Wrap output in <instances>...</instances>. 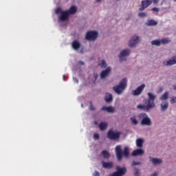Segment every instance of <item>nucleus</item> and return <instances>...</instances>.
<instances>
[{
  "label": "nucleus",
  "mask_w": 176,
  "mask_h": 176,
  "mask_svg": "<svg viewBox=\"0 0 176 176\" xmlns=\"http://www.w3.org/2000/svg\"><path fill=\"white\" fill-rule=\"evenodd\" d=\"M173 89L176 90V85H173Z\"/></svg>",
  "instance_id": "nucleus-47"
},
{
  "label": "nucleus",
  "mask_w": 176,
  "mask_h": 176,
  "mask_svg": "<svg viewBox=\"0 0 176 176\" xmlns=\"http://www.w3.org/2000/svg\"><path fill=\"white\" fill-rule=\"evenodd\" d=\"M116 155L118 161H121L123 156L128 157L129 156V148L127 146L124 147V150H122L121 145H117L115 148Z\"/></svg>",
  "instance_id": "nucleus-2"
},
{
  "label": "nucleus",
  "mask_w": 176,
  "mask_h": 176,
  "mask_svg": "<svg viewBox=\"0 0 176 176\" xmlns=\"http://www.w3.org/2000/svg\"><path fill=\"white\" fill-rule=\"evenodd\" d=\"M93 176H100V173L97 170H95L93 173Z\"/></svg>",
  "instance_id": "nucleus-40"
},
{
  "label": "nucleus",
  "mask_w": 176,
  "mask_h": 176,
  "mask_svg": "<svg viewBox=\"0 0 176 176\" xmlns=\"http://www.w3.org/2000/svg\"><path fill=\"white\" fill-rule=\"evenodd\" d=\"M96 108L93 106L92 102H90L89 110L94 111Z\"/></svg>",
  "instance_id": "nucleus-39"
},
{
  "label": "nucleus",
  "mask_w": 176,
  "mask_h": 176,
  "mask_svg": "<svg viewBox=\"0 0 176 176\" xmlns=\"http://www.w3.org/2000/svg\"><path fill=\"white\" fill-rule=\"evenodd\" d=\"M98 65L101 68H106L107 67V64L104 60H101L100 63H98Z\"/></svg>",
  "instance_id": "nucleus-28"
},
{
  "label": "nucleus",
  "mask_w": 176,
  "mask_h": 176,
  "mask_svg": "<svg viewBox=\"0 0 176 176\" xmlns=\"http://www.w3.org/2000/svg\"><path fill=\"white\" fill-rule=\"evenodd\" d=\"M140 173L139 172V169H137V168H135V172L134 175L135 176H140Z\"/></svg>",
  "instance_id": "nucleus-35"
},
{
  "label": "nucleus",
  "mask_w": 176,
  "mask_h": 176,
  "mask_svg": "<svg viewBox=\"0 0 176 176\" xmlns=\"http://www.w3.org/2000/svg\"><path fill=\"white\" fill-rule=\"evenodd\" d=\"M168 108V102L166 101L161 104L162 111H165Z\"/></svg>",
  "instance_id": "nucleus-25"
},
{
  "label": "nucleus",
  "mask_w": 176,
  "mask_h": 176,
  "mask_svg": "<svg viewBox=\"0 0 176 176\" xmlns=\"http://www.w3.org/2000/svg\"><path fill=\"white\" fill-rule=\"evenodd\" d=\"M146 85L142 84L141 85L138 86L135 89L132 91V95L134 96H138L141 95Z\"/></svg>",
  "instance_id": "nucleus-6"
},
{
  "label": "nucleus",
  "mask_w": 176,
  "mask_h": 176,
  "mask_svg": "<svg viewBox=\"0 0 176 176\" xmlns=\"http://www.w3.org/2000/svg\"><path fill=\"white\" fill-rule=\"evenodd\" d=\"M98 126L100 130L103 131L107 129L108 123L107 122H100Z\"/></svg>",
  "instance_id": "nucleus-19"
},
{
  "label": "nucleus",
  "mask_w": 176,
  "mask_h": 176,
  "mask_svg": "<svg viewBox=\"0 0 176 176\" xmlns=\"http://www.w3.org/2000/svg\"><path fill=\"white\" fill-rule=\"evenodd\" d=\"M67 76L66 75H63V79L64 81H66Z\"/></svg>",
  "instance_id": "nucleus-42"
},
{
  "label": "nucleus",
  "mask_w": 176,
  "mask_h": 176,
  "mask_svg": "<svg viewBox=\"0 0 176 176\" xmlns=\"http://www.w3.org/2000/svg\"><path fill=\"white\" fill-rule=\"evenodd\" d=\"M153 0H144L141 2V7L139 8V11L142 12L150 6H151Z\"/></svg>",
  "instance_id": "nucleus-7"
},
{
  "label": "nucleus",
  "mask_w": 176,
  "mask_h": 176,
  "mask_svg": "<svg viewBox=\"0 0 176 176\" xmlns=\"http://www.w3.org/2000/svg\"><path fill=\"white\" fill-rule=\"evenodd\" d=\"M98 33L96 31H89L86 33L85 38L89 41H94L98 38Z\"/></svg>",
  "instance_id": "nucleus-5"
},
{
  "label": "nucleus",
  "mask_w": 176,
  "mask_h": 176,
  "mask_svg": "<svg viewBox=\"0 0 176 176\" xmlns=\"http://www.w3.org/2000/svg\"><path fill=\"white\" fill-rule=\"evenodd\" d=\"M161 41L160 40H154L151 41V45H155V46H160L161 45Z\"/></svg>",
  "instance_id": "nucleus-30"
},
{
  "label": "nucleus",
  "mask_w": 176,
  "mask_h": 176,
  "mask_svg": "<svg viewBox=\"0 0 176 176\" xmlns=\"http://www.w3.org/2000/svg\"><path fill=\"white\" fill-rule=\"evenodd\" d=\"M96 2H97V3H100V2H101V0H96Z\"/></svg>",
  "instance_id": "nucleus-48"
},
{
  "label": "nucleus",
  "mask_w": 176,
  "mask_h": 176,
  "mask_svg": "<svg viewBox=\"0 0 176 176\" xmlns=\"http://www.w3.org/2000/svg\"><path fill=\"white\" fill-rule=\"evenodd\" d=\"M116 170L111 176H122L126 173V169L125 168H120V166H116Z\"/></svg>",
  "instance_id": "nucleus-9"
},
{
  "label": "nucleus",
  "mask_w": 176,
  "mask_h": 176,
  "mask_svg": "<svg viewBox=\"0 0 176 176\" xmlns=\"http://www.w3.org/2000/svg\"><path fill=\"white\" fill-rule=\"evenodd\" d=\"M142 125L151 126L152 124L151 120L148 117H144L141 121Z\"/></svg>",
  "instance_id": "nucleus-14"
},
{
  "label": "nucleus",
  "mask_w": 176,
  "mask_h": 176,
  "mask_svg": "<svg viewBox=\"0 0 176 176\" xmlns=\"http://www.w3.org/2000/svg\"><path fill=\"white\" fill-rule=\"evenodd\" d=\"M139 42L140 37L138 36H133L129 42V46L130 47H135Z\"/></svg>",
  "instance_id": "nucleus-10"
},
{
  "label": "nucleus",
  "mask_w": 176,
  "mask_h": 176,
  "mask_svg": "<svg viewBox=\"0 0 176 176\" xmlns=\"http://www.w3.org/2000/svg\"><path fill=\"white\" fill-rule=\"evenodd\" d=\"M101 154L106 159H109L111 157L110 153L107 150L102 151Z\"/></svg>",
  "instance_id": "nucleus-26"
},
{
  "label": "nucleus",
  "mask_w": 176,
  "mask_h": 176,
  "mask_svg": "<svg viewBox=\"0 0 176 176\" xmlns=\"http://www.w3.org/2000/svg\"><path fill=\"white\" fill-rule=\"evenodd\" d=\"M170 104L176 103V96L171 97V98L170 100Z\"/></svg>",
  "instance_id": "nucleus-34"
},
{
  "label": "nucleus",
  "mask_w": 176,
  "mask_h": 176,
  "mask_svg": "<svg viewBox=\"0 0 176 176\" xmlns=\"http://www.w3.org/2000/svg\"><path fill=\"white\" fill-rule=\"evenodd\" d=\"M164 66H172L176 65V55L173 56L171 59L168 60H164L163 62Z\"/></svg>",
  "instance_id": "nucleus-11"
},
{
  "label": "nucleus",
  "mask_w": 176,
  "mask_h": 176,
  "mask_svg": "<svg viewBox=\"0 0 176 176\" xmlns=\"http://www.w3.org/2000/svg\"><path fill=\"white\" fill-rule=\"evenodd\" d=\"M101 111H107L108 113H114L115 112V109L112 106H109V107L103 106L101 108Z\"/></svg>",
  "instance_id": "nucleus-16"
},
{
  "label": "nucleus",
  "mask_w": 176,
  "mask_h": 176,
  "mask_svg": "<svg viewBox=\"0 0 176 176\" xmlns=\"http://www.w3.org/2000/svg\"><path fill=\"white\" fill-rule=\"evenodd\" d=\"M147 16V14L146 12H140L138 14V16L140 18H144Z\"/></svg>",
  "instance_id": "nucleus-33"
},
{
  "label": "nucleus",
  "mask_w": 176,
  "mask_h": 176,
  "mask_svg": "<svg viewBox=\"0 0 176 176\" xmlns=\"http://www.w3.org/2000/svg\"><path fill=\"white\" fill-rule=\"evenodd\" d=\"M74 80L75 82L78 83V80L76 78H74Z\"/></svg>",
  "instance_id": "nucleus-43"
},
{
  "label": "nucleus",
  "mask_w": 176,
  "mask_h": 176,
  "mask_svg": "<svg viewBox=\"0 0 176 176\" xmlns=\"http://www.w3.org/2000/svg\"><path fill=\"white\" fill-rule=\"evenodd\" d=\"M68 14H72V15H74L77 12V8L75 6H72L70 7V8L67 10Z\"/></svg>",
  "instance_id": "nucleus-21"
},
{
  "label": "nucleus",
  "mask_w": 176,
  "mask_h": 176,
  "mask_svg": "<svg viewBox=\"0 0 176 176\" xmlns=\"http://www.w3.org/2000/svg\"><path fill=\"white\" fill-rule=\"evenodd\" d=\"M111 71V69L109 67H107L104 70H102L100 73V78L104 79L107 76H109Z\"/></svg>",
  "instance_id": "nucleus-12"
},
{
  "label": "nucleus",
  "mask_w": 176,
  "mask_h": 176,
  "mask_svg": "<svg viewBox=\"0 0 176 176\" xmlns=\"http://www.w3.org/2000/svg\"><path fill=\"white\" fill-rule=\"evenodd\" d=\"M141 162H135V161H133L131 166H137V165H140Z\"/></svg>",
  "instance_id": "nucleus-37"
},
{
  "label": "nucleus",
  "mask_w": 176,
  "mask_h": 176,
  "mask_svg": "<svg viewBox=\"0 0 176 176\" xmlns=\"http://www.w3.org/2000/svg\"><path fill=\"white\" fill-rule=\"evenodd\" d=\"M148 99H147V104H138L137 105V108L138 109L143 110L146 112H149L151 109L155 107V100L157 98V96L153 93L148 92L147 93Z\"/></svg>",
  "instance_id": "nucleus-1"
},
{
  "label": "nucleus",
  "mask_w": 176,
  "mask_h": 176,
  "mask_svg": "<svg viewBox=\"0 0 176 176\" xmlns=\"http://www.w3.org/2000/svg\"><path fill=\"white\" fill-rule=\"evenodd\" d=\"M102 167L104 168H112L113 166V162H104V161H102Z\"/></svg>",
  "instance_id": "nucleus-20"
},
{
  "label": "nucleus",
  "mask_w": 176,
  "mask_h": 176,
  "mask_svg": "<svg viewBox=\"0 0 176 176\" xmlns=\"http://www.w3.org/2000/svg\"><path fill=\"white\" fill-rule=\"evenodd\" d=\"M168 99V92L166 91L164 92L160 98V100L161 101H165Z\"/></svg>",
  "instance_id": "nucleus-27"
},
{
  "label": "nucleus",
  "mask_w": 176,
  "mask_h": 176,
  "mask_svg": "<svg viewBox=\"0 0 176 176\" xmlns=\"http://www.w3.org/2000/svg\"><path fill=\"white\" fill-rule=\"evenodd\" d=\"M144 154V151L143 149H142V148L135 149L132 152V155L133 156L142 155Z\"/></svg>",
  "instance_id": "nucleus-17"
},
{
  "label": "nucleus",
  "mask_w": 176,
  "mask_h": 176,
  "mask_svg": "<svg viewBox=\"0 0 176 176\" xmlns=\"http://www.w3.org/2000/svg\"><path fill=\"white\" fill-rule=\"evenodd\" d=\"M64 11H63L62 8H56V10H55V13L56 14H61Z\"/></svg>",
  "instance_id": "nucleus-31"
},
{
  "label": "nucleus",
  "mask_w": 176,
  "mask_h": 176,
  "mask_svg": "<svg viewBox=\"0 0 176 176\" xmlns=\"http://www.w3.org/2000/svg\"><path fill=\"white\" fill-rule=\"evenodd\" d=\"M127 86V79L126 78H122L119 85L113 87V90L118 94L120 95L123 93Z\"/></svg>",
  "instance_id": "nucleus-3"
},
{
  "label": "nucleus",
  "mask_w": 176,
  "mask_h": 176,
  "mask_svg": "<svg viewBox=\"0 0 176 176\" xmlns=\"http://www.w3.org/2000/svg\"><path fill=\"white\" fill-rule=\"evenodd\" d=\"M151 10H152L153 12H160V9H159L158 8H153L151 9Z\"/></svg>",
  "instance_id": "nucleus-38"
},
{
  "label": "nucleus",
  "mask_w": 176,
  "mask_h": 176,
  "mask_svg": "<svg viewBox=\"0 0 176 176\" xmlns=\"http://www.w3.org/2000/svg\"><path fill=\"white\" fill-rule=\"evenodd\" d=\"M154 4H157L159 3V0H152Z\"/></svg>",
  "instance_id": "nucleus-41"
},
{
  "label": "nucleus",
  "mask_w": 176,
  "mask_h": 176,
  "mask_svg": "<svg viewBox=\"0 0 176 176\" xmlns=\"http://www.w3.org/2000/svg\"><path fill=\"white\" fill-rule=\"evenodd\" d=\"M175 1H176V0H175Z\"/></svg>",
  "instance_id": "nucleus-50"
},
{
  "label": "nucleus",
  "mask_w": 176,
  "mask_h": 176,
  "mask_svg": "<svg viewBox=\"0 0 176 176\" xmlns=\"http://www.w3.org/2000/svg\"><path fill=\"white\" fill-rule=\"evenodd\" d=\"M131 122L133 123V124H134V125L138 124V121L137 120V119L135 118H131Z\"/></svg>",
  "instance_id": "nucleus-32"
},
{
  "label": "nucleus",
  "mask_w": 176,
  "mask_h": 176,
  "mask_svg": "<svg viewBox=\"0 0 176 176\" xmlns=\"http://www.w3.org/2000/svg\"><path fill=\"white\" fill-rule=\"evenodd\" d=\"M130 55V50L128 49L123 50L120 52V54L118 55V57L120 58V60L121 62L126 61V58H124L125 56H129Z\"/></svg>",
  "instance_id": "nucleus-8"
},
{
  "label": "nucleus",
  "mask_w": 176,
  "mask_h": 176,
  "mask_svg": "<svg viewBox=\"0 0 176 176\" xmlns=\"http://www.w3.org/2000/svg\"><path fill=\"white\" fill-rule=\"evenodd\" d=\"M69 12L67 10L63 11L60 15V17H59V19H60V21H66L69 19Z\"/></svg>",
  "instance_id": "nucleus-13"
},
{
  "label": "nucleus",
  "mask_w": 176,
  "mask_h": 176,
  "mask_svg": "<svg viewBox=\"0 0 176 176\" xmlns=\"http://www.w3.org/2000/svg\"><path fill=\"white\" fill-rule=\"evenodd\" d=\"M171 41L168 38H164L161 40V43L163 45H167L170 43Z\"/></svg>",
  "instance_id": "nucleus-29"
},
{
  "label": "nucleus",
  "mask_w": 176,
  "mask_h": 176,
  "mask_svg": "<svg viewBox=\"0 0 176 176\" xmlns=\"http://www.w3.org/2000/svg\"><path fill=\"white\" fill-rule=\"evenodd\" d=\"M94 77H95V79H97V78L98 77V74H95Z\"/></svg>",
  "instance_id": "nucleus-45"
},
{
  "label": "nucleus",
  "mask_w": 176,
  "mask_h": 176,
  "mask_svg": "<svg viewBox=\"0 0 176 176\" xmlns=\"http://www.w3.org/2000/svg\"><path fill=\"white\" fill-rule=\"evenodd\" d=\"M148 158H149V161L152 162L153 165L161 164L162 163V159L154 158V157H152L151 156H149Z\"/></svg>",
  "instance_id": "nucleus-15"
},
{
  "label": "nucleus",
  "mask_w": 176,
  "mask_h": 176,
  "mask_svg": "<svg viewBox=\"0 0 176 176\" xmlns=\"http://www.w3.org/2000/svg\"><path fill=\"white\" fill-rule=\"evenodd\" d=\"M152 176H157V173H155L153 175H152Z\"/></svg>",
  "instance_id": "nucleus-46"
},
{
  "label": "nucleus",
  "mask_w": 176,
  "mask_h": 176,
  "mask_svg": "<svg viewBox=\"0 0 176 176\" xmlns=\"http://www.w3.org/2000/svg\"><path fill=\"white\" fill-rule=\"evenodd\" d=\"M121 132L114 131L112 129H109L107 133V137L110 140H117L120 138Z\"/></svg>",
  "instance_id": "nucleus-4"
},
{
  "label": "nucleus",
  "mask_w": 176,
  "mask_h": 176,
  "mask_svg": "<svg viewBox=\"0 0 176 176\" xmlns=\"http://www.w3.org/2000/svg\"><path fill=\"white\" fill-rule=\"evenodd\" d=\"M98 124V122H95V124Z\"/></svg>",
  "instance_id": "nucleus-49"
},
{
  "label": "nucleus",
  "mask_w": 176,
  "mask_h": 176,
  "mask_svg": "<svg viewBox=\"0 0 176 176\" xmlns=\"http://www.w3.org/2000/svg\"><path fill=\"white\" fill-rule=\"evenodd\" d=\"M106 102H110L113 101V96L111 94H106L104 98Z\"/></svg>",
  "instance_id": "nucleus-23"
},
{
  "label": "nucleus",
  "mask_w": 176,
  "mask_h": 176,
  "mask_svg": "<svg viewBox=\"0 0 176 176\" xmlns=\"http://www.w3.org/2000/svg\"><path fill=\"white\" fill-rule=\"evenodd\" d=\"M144 140L142 138H138L136 140V146L138 148H142L143 146Z\"/></svg>",
  "instance_id": "nucleus-24"
},
{
  "label": "nucleus",
  "mask_w": 176,
  "mask_h": 176,
  "mask_svg": "<svg viewBox=\"0 0 176 176\" xmlns=\"http://www.w3.org/2000/svg\"><path fill=\"white\" fill-rule=\"evenodd\" d=\"M72 47L74 50H78L80 48L81 44L79 41L74 40L72 43Z\"/></svg>",
  "instance_id": "nucleus-18"
},
{
  "label": "nucleus",
  "mask_w": 176,
  "mask_h": 176,
  "mask_svg": "<svg viewBox=\"0 0 176 176\" xmlns=\"http://www.w3.org/2000/svg\"><path fill=\"white\" fill-rule=\"evenodd\" d=\"M157 24H158L157 21H156L154 19H151V20L148 21L146 25L147 26H156V25H157Z\"/></svg>",
  "instance_id": "nucleus-22"
},
{
  "label": "nucleus",
  "mask_w": 176,
  "mask_h": 176,
  "mask_svg": "<svg viewBox=\"0 0 176 176\" xmlns=\"http://www.w3.org/2000/svg\"><path fill=\"white\" fill-rule=\"evenodd\" d=\"M94 138L95 140H99L100 139V135L98 133H94Z\"/></svg>",
  "instance_id": "nucleus-36"
},
{
  "label": "nucleus",
  "mask_w": 176,
  "mask_h": 176,
  "mask_svg": "<svg viewBox=\"0 0 176 176\" xmlns=\"http://www.w3.org/2000/svg\"><path fill=\"white\" fill-rule=\"evenodd\" d=\"M79 64L81 65H84L85 63L83 61H79Z\"/></svg>",
  "instance_id": "nucleus-44"
}]
</instances>
